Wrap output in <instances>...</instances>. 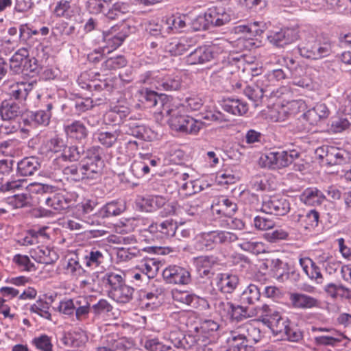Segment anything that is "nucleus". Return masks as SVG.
<instances>
[{"mask_svg": "<svg viewBox=\"0 0 351 351\" xmlns=\"http://www.w3.org/2000/svg\"><path fill=\"white\" fill-rule=\"evenodd\" d=\"M230 21V14L223 7L214 6L208 9L204 16H199L193 22L196 30L207 29L210 25L222 26Z\"/></svg>", "mask_w": 351, "mask_h": 351, "instance_id": "8", "label": "nucleus"}, {"mask_svg": "<svg viewBox=\"0 0 351 351\" xmlns=\"http://www.w3.org/2000/svg\"><path fill=\"white\" fill-rule=\"evenodd\" d=\"M166 199L160 195L137 196L135 200L136 208L143 212L152 213L164 206Z\"/></svg>", "mask_w": 351, "mask_h": 351, "instance_id": "14", "label": "nucleus"}, {"mask_svg": "<svg viewBox=\"0 0 351 351\" xmlns=\"http://www.w3.org/2000/svg\"><path fill=\"white\" fill-rule=\"evenodd\" d=\"M29 57V51L26 48L19 49L10 60V71L14 74L23 72L25 60Z\"/></svg>", "mask_w": 351, "mask_h": 351, "instance_id": "36", "label": "nucleus"}, {"mask_svg": "<svg viewBox=\"0 0 351 351\" xmlns=\"http://www.w3.org/2000/svg\"><path fill=\"white\" fill-rule=\"evenodd\" d=\"M32 344L40 351H53V345L51 339L46 335H42L38 337L34 338Z\"/></svg>", "mask_w": 351, "mask_h": 351, "instance_id": "61", "label": "nucleus"}, {"mask_svg": "<svg viewBox=\"0 0 351 351\" xmlns=\"http://www.w3.org/2000/svg\"><path fill=\"white\" fill-rule=\"evenodd\" d=\"M268 324L274 333L284 336L289 328V322L288 319L282 318L278 313H274V316L269 320Z\"/></svg>", "mask_w": 351, "mask_h": 351, "instance_id": "41", "label": "nucleus"}, {"mask_svg": "<svg viewBox=\"0 0 351 351\" xmlns=\"http://www.w3.org/2000/svg\"><path fill=\"white\" fill-rule=\"evenodd\" d=\"M249 308L250 307H243L241 305L234 306L232 304H230L228 314L232 320L240 322L250 318Z\"/></svg>", "mask_w": 351, "mask_h": 351, "instance_id": "49", "label": "nucleus"}, {"mask_svg": "<svg viewBox=\"0 0 351 351\" xmlns=\"http://www.w3.org/2000/svg\"><path fill=\"white\" fill-rule=\"evenodd\" d=\"M330 114V110L324 103H317L304 114V118L313 125L328 119Z\"/></svg>", "mask_w": 351, "mask_h": 351, "instance_id": "18", "label": "nucleus"}, {"mask_svg": "<svg viewBox=\"0 0 351 351\" xmlns=\"http://www.w3.org/2000/svg\"><path fill=\"white\" fill-rule=\"evenodd\" d=\"M124 210L125 206L122 203L119 202H111L107 203L105 206L101 208L99 211V215L103 218L110 217L119 215Z\"/></svg>", "mask_w": 351, "mask_h": 351, "instance_id": "42", "label": "nucleus"}, {"mask_svg": "<svg viewBox=\"0 0 351 351\" xmlns=\"http://www.w3.org/2000/svg\"><path fill=\"white\" fill-rule=\"evenodd\" d=\"M130 171L135 177L141 178L150 172V168L145 160H134L131 165Z\"/></svg>", "mask_w": 351, "mask_h": 351, "instance_id": "55", "label": "nucleus"}, {"mask_svg": "<svg viewBox=\"0 0 351 351\" xmlns=\"http://www.w3.org/2000/svg\"><path fill=\"white\" fill-rule=\"evenodd\" d=\"M290 300L295 308H311L315 306L317 300L313 298L300 293H291Z\"/></svg>", "mask_w": 351, "mask_h": 351, "instance_id": "43", "label": "nucleus"}, {"mask_svg": "<svg viewBox=\"0 0 351 351\" xmlns=\"http://www.w3.org/2000/svg\"><path fill=\"white\" fill-rule=\"evenodd\" d=\"M134 292L132 287H111L108 295L118 302L125 303L131 298Z\"/></svg>", "mask_w": 351, "mask_h": 351, "instance_id": "39", "label": "nucleus"}, {"mask_svg": "<svg viewBox=\"0 0 351 351\" xmlns=\"http://www.w3.org/2000/svg\"><path fill=\"white\" fill-rule=\"evenodd\" d=\"M299 156L296 150L270 152L260 157L259 164L269 169L278 170L288 167Z\"/></svg>", "mask_w": 351, "mask_h": 351, "instance_id": "6", "label": "nucleus"}, {"mask_svg": "<svg viewBox=\"0 0 351 351\" xmlns=\"http://www.w3.org/2000/svg\"><path fill=\"white\" fill-rule=\"evenodd\" d=\"M306 104L302 99L293 100L282 105L278 111V116L273 117L275 121H284L287 117L291 115H295L298 112L303 111L306 108Z\"/></svg>", "mask_w": 351, "mask_h": 351, "instance_id": "19", "label": "nucleus"}, {"mask_svg": "<svg viewBox=\"0 0 351 351\" xmlns=\"http://www.w3.org/2000/svg\"><path fill=\"white\" fill-rule=\"evenodd\" d=\"M139 82L167 91L178 90L182 86L179 75L169 74L165 70L147 71L140 75Z\"/></svg>", "mask_w": 351, "mask_h": 351, "instance_id": "3", "label": "nucleus"}, {"mask_svg": "<svg viewBox=\"0 0 351 351\" xmlns=\"http://www.w3.org/2000/svg\"><path fill=\"white\" fill-rule=\"evenodd\" d=\"M104 38V40L107 43V45L104 47L103 50L105 51L107 49V53H110V51L118 48L123 43L125 38V36L122 34L114 36L110 34H105Z\"/></svg>", "mask_w": 351, "mask_h": 351, "instance_id": "52", "label": "nucleus"}, {"mask_svg": "<svg viewBox=\"0 0 351 351\" xmlns=\"http://www.w3.org/2000/svg\"><path fill=\"white\" fill-rule=\"evenodd\" d=\"M227 343L228 344V351H246V343H247L240 337L234 338L233 330L230 331Z\"/></svg>", "mask_w": 351, "mask_h": 351, "instance_id": "56", "label": "nucleus"}, {"mask_svg": "<svg viewBox=\"0 0 351 351\" xmlns=\"http://www.w3.org/2000/svg\"><path fill=\"white\" fill-rule=\"evenodd\" d=\"M22 114L19 105L14 101L4 100L0 105V115L3 121H16Z\"/></svg>", "mask_w": 351, "mask_h": 351, "instance_id": "28", "label": "nucleus"}, {"mask_svg": "<svg viewBox=\"0 0 351 351\" xmlns=\"http://www.w3.org/2000/svg\"><path fill=\"white\" fill-rule=\"evenodd\" d=\"M189 47L186 40H174L165 45V50L171 56H179L186 51Z\"/></svg>", "mask_w": 351, "mask_h": 351, "instance_id": "48", "label": "nucleus"}, {"mask_svg": "<svg viewBox=\"0 0 351 351\" xmlns=\"http://www.w3.org/2000/svg\"><path fill=\"white\" fill-rule=\"evenodd\" d=\"M129 108L123 106H115L104 114V120L113 125L120 124L123 119L130 114Z\"/></svg>", "mask_w": 351, "mask_h": 351, "instance_id": "31", "label": "nucleus"}, {"mask_svg": "<svg viewBox=\"0 0 351 351\" xmlns=\"http://www.w3.org/2000/svg\"><path fill=\"white\" fill-rule=\"evenodd\" d=\"M184 16H175L167 17L165 22L163 28L166 32L169 33L171 31L179 32L186 26Z\"/></svg>", "mask_w": 351, "mask_h": 351, "instance_id": "44", "label": "nucleus"}, {"mask_svg": "<svg viewBox=\"0 0 351 351\" xmlns=\"http://www.w3.org/2000/svg\"><path fill=\"white\" fill-rule=\"evenodd\" d=\"M237 239L235 234L228 231H210L201 234V243L206 250H212L217 244H228Z\"/></svg>", "mask_w": 351, "mask_h": 351, "instance_id": "12", "label": "nucleus"}, {"mask_svg": "<svg viewBox=\"0 0 351 351\" xmlns=\"http://www.w3.org/2000/svg\"><path fill=\"white\" fill-rule=\"evenodd\" d=\"M53 30L55 34H58L63 38L70 37L75 34V27L69 25L67 22L62 21L56 25Z\"/></svg>", "mask_w": 351, "mask_h": 351, "instance_id": "59", "label": "nucleus"}, {"mask_svg": "<svg viewBox=\"0 0 351 351\" xmlns=\"http://www.w3.org/2000/svg\"><path fill=\"white\" fill-rule=\"evenodd\" d=\"M76 13V6L73 0H59L53 10L56 17L71 19Z\"/></svg>", "mask_w": 351, "mask_h": 351, "instance_id": "26", "label": "nucleus"}, {"mask_svg": "<svg viewBox=\"0 0 351 351\" xmlns=\"http://www.w3.org/2000/svg\"><path fill=\"white\" fill-rule=\"evenodd\" d=\"M244 94L254 101L256 106H258L261 103L263 97H265L263 90L258 88L256 83L254 86H246L244 89Z\"/></svg>", "mask_w": 351, "mask_h": 351, "instance_id": "51", "label": "nucleus"}, {"mask_svg": "<svg viewBox=\"0 0 351 351\" xmlns=\"http://www.w3.org/2000/svg\"><path fill=\"white\" fill-rule=\"evenodd\" d=\"M243 250L258 254L264 252V245L262 242L251 239L250 241H243L238 244Z\"/></svg>", "mask_w": 351, "mask_h": 351, "instance_id": "54", "label": "nucleus"}, {"mask_svg": "<svg viewBox=\"0 0 351 351\" xmlns=\"http://www.w3.org/2000/svg\"><path fill=\"white\" fill-rule=\"evenodd\" d=\"M125 275L123 273H102L101 280L104 285H117L123 282Z\"/></svg>", "mask_w": 351, "mask_h": 351, "instance_id": "58", "label": "nucleus"}, {"mask_svg": "<svg viewBox=\"0 0 351 351\" xmlns=\"http://www.w3.org/2000/svg\"><path fill=\"white\" fill-rule=\"evenodd\" d=\"M219 325L217 322L213 320L208 319L204 320L201 323L199 328L195 327V330L197 332L200 331L205 335L206 339H208V337L212 335L213 333L215 332L219 329Z\"/></svg>", "mask_w": 351, "mask_h": 351, "instance_id": "60", "label": "nucleus"}, {"mask_svg": "<svg viewBox=\"0 0 351 351\" xmlns=\"http://www.w3.org/2000/svg\"><path fill=\"white\" fill-rule=\"evenodd\" d=\"M300 199L306 205L318 206L325 199L323 193L317 188H307L300 195Z\"/></svg>", "mask_w": 351, "mask_h": 351, "instance_id": "35", "label": "nucleus"}, {"mask_svg": "<svg viewBox=\"0 0 351 351\" xmlns=\"http://www.w3.org/2000/svg\"><path fill=\"white\" fill-rule=\"evenodd\" d=\"M270 267L273 276L280 283L293 284L300 278V274L295 271H289L288 263L279 258L271 260Z\"/></svg>", "mask_w": 351, "mask_h": 351, "instance_id": "11", "label": "nucleus"}, {"mask_svg": "<svg viewBox=\"0 0 351 351\" xmlns=\"http://www.w3.org/2000/svg\"><path fill=\"white\" fill-rule=\"evenodd\" d=\"M120 132L117 130L112 132L99 131L94 134V140L106 148L112 147L117 141Z\"/></svg>", "mask_w": 351, "mask_h": 351, "instance_id": "40", "label": "nucleus"}, {"mask_svg": "<svg viewBox=\"0 0 351 351\" xmlns=\"http://www.w3.org/2000/svg\"><path fill=\"white\" fill-rule=\"evenodd\" d=\"M124 127L128 128L125 130L126 133L146 141H152L154 136L153 131L150 128L138 122L131 121Z\"/></svg>", "mask_w": 351, "mask_h": 351, "instance_id": "25", "label": "nucleus"}, {"mask_svg": "<svg viewBox=\"0 0 351 351\" xmlns=\"http://www.w3.org/2000/svg\"><path fill=\"white\" fill-rule=\"evenodd\" d=\"M141 267L143 277L147 279L154 278L156 272L158 269V264L152 258L145 260L144 263L141 264Z\"/></svg>", "mask_w": 351, "mask_h": 351, "instance_id": "57", "label": "nucleus"}, {"mask_svg": "<svg viewBox=\"0 0 351 351\" xmlns=\"http://www.w3.org/2000/svg\"><path fill=\"white\" fill-rule=\"evenodd\" d=\"M298 38V32L290 28L271 32L268 36V39L271 43L280 47L296 40Z\"/></svg>", "mask_w": 351, "mask_h": 351, "instance_id": "15", "label": "nucleus"}, {"mask_svg": "<svg viewBox=\"0 0 351 351\" xmlns=\"http://www.w3.org/2000/svg\"><path fill=\"white\" fill-rule=\"evenodd\" d=\"M168 339L176 351H213L207 339L201 340L195 336L184 335L178 330L171 331Z\"/></svg>", "mask_w": 351, "mask_h": 351, "instance_id": "4", "label": "nucleus"}, {"mask_svg": "<svg viewBox=\"0 0 351 351\" xmlns=\"http://www.w3.org/2000/svg\"><path fill=\"white\" fill-rule=\"evenodd\" d=\"M299 263L310 279L317 284H322L324 282V277L319 268L310 258L300 257Z\"/></svg>", "mask_w": 351, "mask_h": 351, "instance_id": "24", "label": "nucleus"}, {"mask_svg": "<svg viewBox=\"0 0 351 351\" xmlns=\"http://www.w3.org/2000/svg\"><path fill=\"white\" fill-rule=\"evenodd\" d=\"M184 106L169 103L164 104L162 116L169 117V122L172 128L187 134H196L203 128L204 123L189 116L182 115Z\"/></svg>", "mask_w": 351, "mask_h": 351, "instance_id": "2", "label": "nucleus"}, {"mask_svg": "<svg viewBox=\"0 0 351 351\" xmlns=\"http://www.w3.org/2000/svg\"><path fill=\"white\" fill-rule=\"evenodd\" d=\"M334 45L328 38L309 40L298 46L300 54L306 58L319 60L332 53Z\"/></svg>", "mask_w": 351, "mask_h": 351, "instance_id": "5", "label": "nucleus"}, {"mask_svg": "<svg viewBox=\"0 0 351 351\" xmlns=\"http://www.w3.org/2000/svg\"><path fill=\"white\" fill-rule=\"evenodd\" d=\"M234 338L241 337L247 343H256L261 337V330L250 323H245L233 330Z\"/></svg>", "mask_w": 351, "mask_h": 351, "instance_id": "17", "label": "nucleus"}, {"mask_svg": "<svg viewBox=\"0 0 351 351\" xmlns=\"http://www.w3.org/2000/svg\"><path fill=\"white\" fill-rule=\"evenodd\" d=\"M63 174L67 180L79 182L84 179H88L86 173L82 163L72 164L63 169Z\"/></svg>", "mask_w": 351, "mask_h": 351, "instance_id": "38", "label": "nucleus"}, {"mask_svg": "<svg viewBox=\"0 0 351 351\" xmlns=\"http://www.w3.org/2000/svg\"><path fill=\"white\" fill-rule=\"evenodd\" d=\"M40 164L36 157H26L17 163V172L21 176H32L38 170Z\"/></svg>", "mask_w": 351, "mask_h": 351, "instance_id": "29", "label": "nucleus"}, {"mask_svg": "<svg viewBox=\"0 0 351 351\" xmlns=\"http://www.w3.org/2000/svg\"><path fill=\"white\" fill-rule=\"evenodd\" d=\"M350 154L343 149L328 147L326 150L325 160L328 165H342L349 162Z\"/></svg>", "mask_w": 351, "mask_h": 351, "instance_id": "20", "label": "nucleus"}, {"mask_svg": "<svg viewBox=\"0 0 351 351\" xmlns=\"http://www.w3.org/2000/svg\"><path fill=\"white\" fill-rule=\"evenodd\" d=\"M162 276L167 283L182 285L191 282V274L185 268L177 265L170 266L162 272Z\"/></svg>", "mask_w": 351, "mask_h": 351, "instance_id": "13", "label": "nucleus"}, {"mask_svg": "<svg viewBox=\"0 0 351 351\" xmlns=\"http://www.w3.org/2000/svg\"><path fill=\"white\" fill-rule=\"evenodd\" d=\"M29 191L38 195V204L47 206L56 210L69 208L73 204V198L67 193H57L56 187L41 183L30 184Z\"/></svg>", "mask_w": 351, "mask_h": 351, "instance_id": "1", "label": "nucleus"}, {"mask_svg": "<svg viewBox=\"0 0 351 351\" xmlns=\"http://www.w3.org/2000/svg\"><path fill=\"white\" fill-rule=\"evenodd\" d=\"M319 213L315 210H311L294 216V220L305 229L313 228L317 226Z\"/></svg>", "mask_w": 351, "mask_h": 351, "instance_id": "32", "label": "nucleus"}, {"mask_svg": "<svg viewBox=\"0 0 351 351\" xmlns=\"http://www.w3.org/2000/svg\"><path fill=\"white\" fill-rule=\"evenodd\" d=\"M213 58L211 49L206 46L199 47L191 51L186 58L188 64H202L210 62Z\"/></svg>", "mask_w": 351, "mask_h": 351, "instance_id": "22", "label": "nucleus"}, {"mask_svg": "<svg viewBox=\"0 0 351 351\" xmlns=\"http://www.w3.org/2000/svg\"><path fill=\"white\" fill-rule=\"evenodd\" d=\"M143 346L149 351H176L172 344L167 346H163L156 338L146 339Z\"/></svg>", "mask_w": 351, "mask_h": 351, "instance_id": "53", "label": "nucleus"}, {"mask_svg": "<svg viewBox=\"0 0 351 351\" xmlns=\"http://www.w3.org/2000/svg\"><path fill=\"white\" fill-rule=\"evenodd\" d=\"M64 130L69 138L77 141L85 139L88 134L86 127L80 120L67 121L64 125Z\"/></svg>", "mask_w": 351, "mask_h": 351, "instance_id": "23", "label": "nucleus"}, {"mask_svg": "<svg viewBox=\"0 0 351 351\" xmlns=\"http://www.w3.org/2000/svg\"><path fill=\"white\" fill-rule=\"evenodd\" d=\"M31 257L37 263L49 265L58 259V255L55 250L46 246H39L31 250Z\"/></svg>", "mask_w": 351, "mask_h": 351, "instance_id": "21", "label": "nucleus"}, {"mask_svg": "<svg viewBox=\"0 0 351 351\" xmlns=\"http://www.w3.org/2000/svg\"><path fill=\"white\" fill-rule=\"evenodd\" d=\"M110 339L114 351H126L132 348L134 346L133 341L126 337L115 339L112 337H110Z\"/></svg>", "mask_w": 351, "mask_h": 351, "instance_id": "64", "label": "nucleus"}, {"mask_svg": "<svg viewBox=\"0 0 351 351\" xmlns=\"http://www.w3.org/2000/svg\"><path fill=\"white\" fill-rule=\"evenodd\" d=\"M237 63V58L228 57V60L223 62V66L219 71V73H221V76L228 78L230 75L234 73L238 67Z\"/></svg>", "mask_w": 351, "mask_h": 351, "instance_id": "63", "label": "nucleus"}, {"mask_svg": "<svg viewBox=\"0 0 351 351\" xmlns=\"http://www.w3.org/2000/svg\"><path fill=\"white\" fill-rule=\"evenodd\" d=\"M223 109L234 115H243L248 110V106L246 102L236 98L228 97L223 100Z\"/></svg>", "mask_w": 351, "mask_h": 351, "instance_id": "30", "label": "nucleus"}, {"mask_svg": "<svg viewBox=\"0 0 351 351\" xmlns=\"http://www.w3.org/2000/svg\"><path fill=\"white\" fill-rule=\"evenodd\" d=\"M101 154L102 149L99 146H93L87 149L81 163L86 173L88 180L97 179L100 176L104 167Z\"/></svg>", "mask_w": 351, "mask_h": 351, "instance_id": "9", "label": "nucleus"}, {"mask_svg": "<svg viewBox=\"0 0 351 351\" xmlns=\"http://www.w3.org/2000/svg\"><path fill=\"white\" fill-rule=\"evenodd\" d=\"M261 210L276 216H284L290 210L289 200L280 195L266 196L262 202Z\"/></svg>", "mask_w": 351, "mask_h": 351, "instance_id": "10", "label": "nucleus"}, {"mask_svg": "<svg viewBox=\"0 0 351 351\" xmlns=\"http://www.w3.org/2000/svg\"><path fill=\"white\" fill-rule=\"evenodd\" d=\"M203 200L201 198H195L184 202L182 209L189 216L198 215L202 209Z\"/></svg>", "mask_w": 351, "mask_h": 351, "instance_id": "46", "label": "nucleus"}, {"mask_svg": "<svg viewBox=\"0 0 351 351\" xmlns=\"http://www.w3.org/2000/svg\"><path fill=\"white\" fill-rule=\"evenodd\" d=\"M171 293L174 301L178 302L180 304L192 305L194 302H196L198 300V298L195 295L191 294L186 291L174 289L172 290Z\"/></svg>", "mask_w": 351, "mask_h": 351, "instance_id": "47", "label": "nucleus"}, {"mask_svg": "<svg viewBox=\"0 0 351 351\" xmlns=\"http://www.w3.org/2000/svg\"><path fill=\"white\" fill-rule=\"evenodd\" d=\"M143 99L148 108H152L157 106L158 104L161 105L160 113L162 115L163 112L164 104L169 103L170 105H174L171 100H169L165 95H158L155 91L145 90V93H142Z\"/></svg>", "mask_w": 351, "mask_h": 351, "instance_id": "33", "label": "nucleus"}, {"mask_svg": "<svg viewBox=\"0 0 351 351\" xmlns=\"http://www.w3.org/2000/svg\"><path fill=\"white\" fill-rule=\"evenodd\" d=\"M261 289L258 287H246L241 295L243 304H252L259 300Z\"/></svg>", "mask_w": 351, "mask_h": 351, "instance_id": "50", "label": "nucleus"}, {"mask_svg": "<svg viewBox=\"0 0 351 351\" xmlns=\"http://www.w3.org/2000/svg\"><path fill=\"white\" fill-rule=\"evenodd\" d=\"M249 313L250 317H256L265 324H268L269 320L274 316L271 309L267 304H264L261 307H250Z\"/></svg>", "mask_w": 351, "mask_h": 351, "instance_id": "45", "label": "nucleus"}, {"mask_svg": "<svg viewBox=\"0 0 351 351\" xmlns=\"http://www.w3.org/2000/svg\"><path fill=\"white\" fill-rule=\"evenodd\" d=\"M128 5L123 2H117L106 13V16L110 19H115L119 15L128 12Z\"/></svg>", "mask_w": 351, "mask_h": 351, "instance_id": "62", "label": "nucleus"}, {"mask_svg": "<svg viewBox=\"0 0 351 351\" xmlns=\"http://www.w3.org/2000/svg\"><path fill=\"white\" fill-rule=\"evenodd\" d=\"M105 250L104 249L92 248L89 252H86L84 256V264L86 266L91 268H97L104 263Z\"/></svg>", "mask_w": 351, "mask_h": 351, "instance_id": "37", "label": "nucleus"}, {"mask_svg": "<svg viewBox=\"0 0 351 351\" xmlns=\"http://www.w3.org/2000/svg\"><path fill=\"white\" fill-rule=\"evenodd\" d=\"M33 82H16L10 86L8 93L14 99L23 101L27 98L29 93L33 89Z\"/></svg>", "mask_w": 351, "mask_h": 351, "instance_id": "34", "label": "nucleus"}, {"mask_svg": "<svg viewBox=\"0 0 351 351\" xmlns=\"http://www.w3.org/2000/svg\"><path fill=\"white\" fill-rule=\"evenodd\" d=\"M286 75L282 69H276L261 76L256 81L258 88L263 90L267 97H280L288 89L285 86L276 88L278 83L284 80Z\"/></svg>", "mask_w": 351, "mask_h": 351, "instance_id": "7", "label": "nucleus"}, {"mask_svg": "<svg viewBox=\"0 0 351 351\" xmlns=\"http://www.w3.org/2000/svg\"><path fill=\"white\" fill-rule=\"evenodd\" d=\"M30 185L25 193L16 194L6 199L7 203L14 208L30 207L38 204V195L33 194L29 191Z\"/></svg>", "mask_w": 351, "mask_h": 351, "instance_id": "16", "label": "nucleus"}, {"mask_svg": "<svg viewBox=\"0 0 351 351\" xmlns=\"http://www.w3.org/2000/svg\"><path fill=\"white\" fill-rule=\"evenodd\" d=\"M213 210L219 214L226 217L232 216L237 210V204L226 196L217 197L213 205Z\"/></svg>", "mask_w": 351, "mask_h": 351, "instance_id": "27", "label": "nucleus"}]
</instances>
